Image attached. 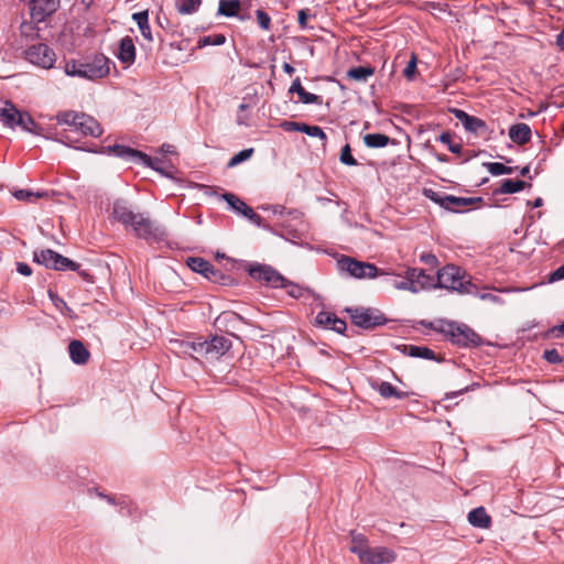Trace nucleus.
Here are the masks:
<instances>
[{"label":"nucleus","mask_w":564,"mask_h":564,"mask_svg":"<svg viewBox=\"0 0 564 564\" xmlns=\"http://www.w3.org/2000/svg\"><path fill=\"white\" fill-rule=\"evenodd\" d=\"M423 195L435 204H438L442 208L453 213H463L470 206L480 204L484 200L482 197H457L446 195L435 192L432 188H424Z\"/></svg>","instance_id":"7"},{"label":"nucleus","mask_w":564,"mask_h":564,"mask_svg":"<svg viewBox=\"0 0 564 564\" xmlns=\"http://www.w3.org/2000/svg\"><path fill=\"white\" fill-rule=\"evenodd\" d=\"M438 333L444 335L453 345L462 348H473L482 345V338L471 327L454 321H440Z\"/></svg>","instance_id":"2"},{"label":"nucleus","mask_w":564,"mask_h":564,"mask_svg":"<svg viewBox=\"0 0 564 564\" xmlns=\"http://www.w3.org/2000/svg\"><path fill=\"white\" fill-rule=\"evenodd\" d=\"M350 535L351 545L349 546V550L360 557L362 555V551L369 546L368 539L362 533H358L356 531H351Z\"/></svg>","instance_id":"31"},{"label":"nucleus","mask_w":564,"mask_h":564,"mask_svg":"<svg viewBox=\"0 0 564 564\" xmlns=\"http://www.w3.org/2000/svg\"><path fill=\"white\" fill-rule=\"evenodd\" d=\"M416 56L415 54H412L410 61L408 62L405 68L403 69V76L410 82L414 79L416 73Z\"/></svg>","instance_id":"46"},{"label":"nucleus","mask_w":564,"mask_h":564,"mask_svg":"<svg viewBox=\"0 0 564 564\" xmlns=\"http://www.w3.org/2000/svg\"><path fill=\"white\" fill-rule=\"evenodd\" d=\"M187 265L191 270L200 273L212 282L216 283L224 279V274L218 269H216L209 261L203 258H188Z\"/></svg>","instance_id":"15"},{"label":"nucleus","mask_w":564,"mask_h":564,"mask_svg":"<svg viewBox=\"0 0 564 564\" xmlns=\"http://www.w3.org/2000/svg\"><path fill=\"white\" fill-rule=\"evenodd\" d=\"M564 279V264L554 270L550 276L549 282H556Z\"/></svg>","instance_id":"55"},{"label":"nucleus","mask_w":564,"mask_h":564,"mask_svg":"<svg viewBox=\"0 0 564 564\" xmlns=\"http://www.w3.org/2000/svg\"><path fill=\"white\" fill-rule=\"evenodd\" d=\"M557 43L560 46H562L564 48V32H562L558 36H557Z\"/></svg>","instance_id":"64"},{"label":"nucleus","mask_w":564,"mask_h":564,"mask_svg":"<svg viewBox=\"0 0 564 564\" xmlns=\"http://www.w3.org/2000/svg\"><path fill=\"white\" fill-rule=\"evenodd\" d=\"M77 272H78V274H79L84 280H86V281H88V282H93V276H91V274H90V273H88L86 270L80 271V270L78 269V271H77Z\"/></svg>","instance_id":"60"},{"label":"nucleus","mask_w":564,"mask_h":564,"mask_svg":"<svg viewBox=\"0 0 564 564\" xmlns=\"http://www.w3.org/2000/svg\"><path fill=\"white\" fill-rule=\"evenodd\" d=\"M393 286L398 290H406V291H410L412 293H416V289L414 288L415 285L413 284V281L410 280V276L408 275V273L405 272V279L402 280V281H393Z\"/></svg>","instance_id":"49"},{"label":"nucleus","mask_w":564,"mask_h":564,"mask_svg":"<svg viewBox=\"0 0 564 564\" xmlns=\"http://www.w3.org/2000/svg\"><path fill=\"white\" fill-rule=\"evenodd\" d=\"M0 121L11 129H21L33 135H42V128L25 111H20L11 101L0 108Z\"/></svg>","instance_id":"5"},{"label":"nucleus","mask_w":564,"mask_h":564,"mask_svg":"<svg viewBox=\"0 0 564 564\" xmlns=\"http://www.w3.org/2000/svg\"><path fill=\"white\" fill-rule=\"evenodd\" d=\"M25 59L35 66L50 69L56 62V54L47 44L36 43L24 51Z\"/></svg>","instance_id":"10"},{"label":"nucleus","mask_w":564,"mask_h":564,"mask_svg":"<svg viewBox=\"0 0 564 564\" xmlns=\"http://www.w3.org/2000/svg\"><path fill=\"white\" fill-rule=\"evenodd\" d=\"M283 70L289 75H292L295 72L294 67L289 63L283 64Z\"/></svg>","instance_id":"62"},{"label":"nucleus","mask_w":564,"mask_h":564,"mask_svg":"<svg viewBox=\"0 0 564 564\" xmlns=\"http://www.w3.org/2000/svg\"><path fill=\"white\" fill-rule=\"evenodd\" d=\"M364 141H391L387 135L383 134H367L364 137Z\"/></svg>","instance_id":"58"},{"label":"nucleus","mask_w":564,"mask_h":564,"mask_svg":"<svg viewBox=\"0 0 564 564\" xmlns=\"http://www.w3.org/2000/svg\"><path fill=\"white\" fill-rule=\"evenodd\" d=\"M68 351L74 364L85 365L89 360L90 352L80 340H72L68 345Z\"/></svg>","instance_id":"23"},{"label":"nucleus","mask_w":564,"mask_h":564,"mask_svg":"<svg viewBox=\"0 0 564 564\" xmlns=\"http://www.w3.org/2000/svg\"><path fill=\"white\" fill-rule=\"evenodd\" d=\"M55 258V261L54 263L52 264V270H56V271H66V270H70V271H78V269L80 268V264L62 256L61 253H56V256H54Z\"/></svg>","instance_id":"30"},{"label":"nucleus","mask_w":564,"mask_h":564,"mask_svg":"<svg viewBox=\"0 0 564 564\" xmlns=\"http://www.w3.org/2000/svg\"><path fill=\"white\" fill-rule=\"evenodd\" d=\"M528 204L531 205L532 208H539L543 205V199L541 197H538L533 202H528Z\"/></svg>","instance_id":"61"},{"label":"nucleus","mask_w":564,"mask_h":564,"mask_svg":"<svg viewBox=\"0 0 564 564\" xmlns=\"http://www.w3.org/2000/svg\"><path fill=\"white\" fill-rule=\"evenodd\" d=\"M448 150L457 155L464 156L463 162L468 161L470 158L475 156L476 153L474 150H468L464 148V143H447Z\"/></svg>","instance_id":"39"},{"label":"nucleus","mask_w":564,"mask_h":564,"mask_svg":"<svg viewBox=\"0 0 564 564\" xmlns=\"http://www.w3.org/2000/svg\"><path fill=\"white\" fill-rule=\"evenodd\" d=\"M279 288L286 289L288 294L294 299H300L303 295V289L286 279L284 283L279 285Z\"/></svg>","instance_id":"44"},{"label":"nucleus","mask_w":564,"mask_h":564,"mask_svg":"<svg viewBox=\"0 0 564 564\" xmlns=\"http://www.w3.org/2000/svg\"><path fill=\"white\" fill-rule=\"evenodd\" d=\"M508 134L511 141H530L532 131L529 124L519 122L510 127Z\"/></svg>","instance_id":"28"},{"label":"nucleus","mask_w":564,"mask_h":564,"mask_svg":"<svg viewBox=\"0 0 564 564\" xmlns=\"http://www.w3.org/2000/svg\"><path fill=\"white\" fill-rule=\"evenodd\" d=\"M468 522L475 528L488 529L491 524V518L484 507H478L468 513Z\"/></svg>","instance_id":"26"},{"label":"nucleus","mask_w":564,"mask_h":564,"mask_svg":"<svg viewBox=\"0 0 564 564\" xmlns=\"http://www.w3.org/2000/svg\"><path fill=\"white\" fill-rule=\"evenodd\" d=\"M378 392L382 398H391L394 397L397 399H405L409 397V392L400 391L394 388L390 382L382 381L377 387Z\"/></svg>","instance_id":"29"},{"label":"nucleus","mask_w":564,"mask_h":564,"mask_svg":"<svg viewBox=\"0 0 564 564\" xmlns=\"http://www.w3.org/2000/svg\"><path fill=\"white\" fill-rule=\"evenodd\" d=\"M420 259L430 267H436L438 263L437 258L433 253H423Z\"/></svg>","instance_id":"54"},{"label":"nucleus","mask_w":564,"mask_h":564,"mask_svg":"<svg viewBox=\"0 0 564 564\" xmlns=\"http://www.w3.org/2000/svg\"><path fill=\"white\" fill-rule=\"evenodd\" d=\"M453 112L466 131L474 133L476 137H482L484 132H486L487 126L481 119L469 116L460 109H454Z\"/></svg>","instance_id":"18"},{"label":"nucleus","mask_w":564,"mask_h":564,"mask_svg":"<svg viewBox=\"0 0 564 564\" xmlns=\"http://www.w3.org/2000/svg\"><path fill=\"white\" fill-rule=\"evenodd\" d=\"M231 347V340L223 335L212 336L210 339H203V355L205 358L218 359Z\"/></svg>","instance_id":"14"},{"label":"nucleus","mask_w":564,"mask_h":564,"mask_svg":"<svg viewBox=\"0 0 564 564\" xmlns=\"http://www.w3.org/2000/svg\"><path fill=\"white\" fill-rule=\"evenodd\" d=\"M351 322L364 329H373L375 327L387 324L388 318L378 310L365 307L346 308Z\"/></svg>","instance_id":"9"},{"label":"nucleus","mask_w":564,"mask_h":564,"mask_svg":"<svg viewBox=\"0 0 564 564\" xmlns=\"http://www.w3.org/2000/svg\"><path fill=\"white\" fill-rule=\"evenodd\" d=\"M543 358L551 365L562 364L564 358L560 355L557 349H545L543 352Z\"/></svg>","instance_id":"47"},{"label":"nucleus","mask_w":564,"mask_h":564,"mask_svg":"<svg viewBox=\"0 0 564 564\" xmlns=\"http://www.w3.org/2000/svg\"><path fill=\"white\" fill-rule=\"evenodd\" d=\"M161 152L164 153L167 158L178 155L174 143H162Z\"/></svg>","instance_id":"52"},{"label":"nucleus","mask_w":564,"mask_h":564,"mask_svg":"<svg viewBox=\"0 0 564 564\" xmlns=\"http://www.w3.org/2000/svg\"><path fill=\"white\" fill-rule=\"evenodd\" d=\"M202 0H178L177 10L182 14H192L196 12Z\"/></svg>","instance_id":"38"},{"label":"nucleus","mask_w":564,"mask_h":564,"mask_svg":"<svg viewBox=\"0 0 564 564\" xmlns=\"http://www.w3.org/2000/svg\"><path fill=\"white\" fill-rule=\"evenodd\" d=\"M307 18H308L307 10H300L299 11L297 22H299V24H300V26L302 29H306L307 28V23H306Z\"/></svg>","instance_id":"56"},{"label":"nucleus","mask_w":564,"mask_h":564,"mask_svg":"<svg viewBox=\"0 0 564 564\" xmlns=\"http://www.w3.org/2000/svg\"><path fill=\"white\" fill-rule=\"evenodd\" d=\"M253 152H254V150L252 148L245 149V150L238 152L229 160L227 166L235 167V166L239 165L240 163L250 159L251 155L253 154Z\"/></svg>","instance_id":"41"},{"label":"nucleus","mask_w":564,"mask_h":564,"mask_svg":"<svg viewBox=\"0 0 564 564\" xmlns=\"http://www.w3.org/2000/svg\"><path fill=\"white\" fill-rule=\"evenodd\" d=\"M437 141H442V142L451 141V139H449V134H448V133H446V132L441 133V134L438 135V138H437Z\"/></svg>","instance_id":"63"},{"label":"nucleus","mask_w":564,"mask_h":564,"mask_svg":"<svg viewBox=\"0 0 564 564\" xmlns=\"http://www.w3.org/2000/svg\"><path fill=\"white\" fill-rule=\"evenodd\" d=\"M338 270L356 279H373L387 274L372 263L358 261L349 256H341L337 260Z\"/></svg>","instance_id":"8"},{"label":"nucleus","mask_w":564,"mask_h":564,"mask_svg":"<svg viewBox=\"0 0 564 564\" xmlns=\"http://www.w3.org/2000/svg\"><path fill=\"white\" fill-rule=\"evenodd\" d=\"M336 316L333 312L321 311L315 317V325L324 329H332Z\"/></svg>","instance_id":"36"},{"label":"nucleus","mask_w":564,"mask_h":564,"mask_svg":"<svg viewBox=\"0 0 564 564\" xmlns=\"http://www.w3.org/2000/svg\"><path fill=\"white\" fill-rule=\"evenodd\" d=\"M340 162L345 165L354 166L357 165V161L351 154V149L349 143H346L345 147L340 151Z\"/></svg>","instance_id":"45"},{"label":"nucleus","mask_w":564,"mask_h":564,"mask_svg":"<svg viewBox=\"0 0 564 564\" xmlns=\"http://www.w3.org/2000/svg\"><path fill=\"white\" fill-rule=\"evenodd\" d=\"M221 198L227 202V204L238 214L241 213V209H243V205H247L245 202H242L237 195L232 193H224L221 195Z\"/></svg>","instance_id":"40"},{"label":"nucleus","mask_w":564,"mask_h":564,"mask_svg":"<svg viewBox=\"0 0 564 564\" xmlns=\"http://www.w3.org/2000/svg\"><path fill=\"white\" fill-rule=\"evenodd\" d=\"M73 148L84 152L117 156L128 161L140 162L144 166L159 172L167 178L176 180L175 174L177 173V170L175 164L172 158H167L161 152V148L155 151V155H149L140 150L126 147L121 143H112L108 147H104L101 143H84V145Z\"/></svg>","instance_id":"1"},{"label":"nucleus","mask_w":564,"mask_h":564,"mask_svg":"<svg viewBox=\"0 0 564 564\" xmlns=\"http://www.w3.org/2000/svg\"><path fill=\"white\" fill-rule=\"evenodd\" d=\"M226 42V37L223 34H214V35H207L202 39H199L198 44L199 46H208V45H223Z\"/></svg>","instance_id":"43"},{"label":"nucleus","mask_w":564,"mask_h":564,"mask_svg":"<svg viewBox=\"0 0 564 564\" xmlns=\"http://www.w3.org/2000/svg\"><path fill=\"white\" fill-rule=\"evenodd\" d=\"M240 214L248 218L253 224H256L257 226H261L263 218L259 214H257L250 206L243 205V209H241Z\"/></svg>","instance_id":"48"},{"label":"nucleus","mask_w":564,"mask_h":564,"mask_svg":"<svg viewBox=\"0 0 564 564\" xmlns=\"http://www.w3.org/2000/svg\"><path fill=\"white\" fill-rule=\"evenodd\" d=\"M257 20L259 25L263 30H269L271 24V18L262 10H257Z\"/></svg>","instance_id":"50"},{"label":"nucleus","mask_w":564,"mask_h":564,"mask_svg":"<svg viewBox=\"0 0 564 564\" xmlns=\"http://www.w3.org/2000/svg\"><path fill=\"white\" fill-rule=\"evenodd\" d=\"M130 227L138 238L145 240H161L165 234L155 221L140 213Z\"/></svg>","instance_id":"11"},{"label":"nucleus","mask_w":564,"mask_h":564,"mask_svg":"<svg viewBox=\"0 0 564 564\" xmlns=\"http://www.w3.org/2000/svg\"><path fill=\"white\" fill-rule=\"evenodd\" d=\"M109 59L104 55L95 56L89 62L70 59L65 63L64 72L67 76L88 80L104 78L109 74Z\"/></svg>","instance_id":"3"},{"label":"nucleus","mask_w":564,"mask_h":564,"mask_svg":"<svg viewBox=\"0 0 564 564\" xmlns=\"http://www.w3.org/2000/svg\"><path fill=\"white\" fill-rule=\"evenodd\" d=\"M404 350L408 351V355L411 357L437 360L435 352L427 347L410 345L404 346Z\"/></svg>","instance_id":"32"},{"label":"nucleus","mask_w":564,"mask_h":564,"mask_svg":"<svg viewBox=\"0 0 564 564\" xmlns=\"http://www.w3.org/2000/svg\"><path fill=\"white\" fill-rule=\"evenodd\" d=\"M395 555L393 551L387 547H370L368 546L362 551V555L359 557V561L362 564H384L391 563L394 560Z\"/></svg>","instance_id":"16"},{"label":"nucleus","mask_w":564,"mask_h":564,"mask_svg":"<svg viewBox=\"0 0 564 564\" xmlns=\"http://www.w3.org/2000/svg\"><path fill=\"white\" fill-rule=\"evenodd\" d=\"M290 94H297L299 101L305 105L310 104H322V97L312 93H308L304 89L301 84V79L297 77L293 80L292 85L289 88Z\"/></svg>","instance_id":"22"},{"label":"nucleus","mask_w":564,"mask_h":564,"mask_svg":"<svg viewBox=\"0 0 564 564\" xmlns=\"http://www.w3.org/2000/svg\"><path fill=\"white\" fill-rule=\"evenodd\" d=\"M113 218L124 225L126 227L131 226L135 220L138 214L134 213L123 199H117L112 207Z\"/></svg>","instance_id":"20"},{"label":"nucleus","mask_w":564,"mask_h":564,"mask_svg":"<svg viewBox=\"0 0 564 564\" xmlns=\"http://www.w3.org/2000/svg\"><path fill=\"white\" fill-rule=\"evenodd\" d=\"M118 58L127 64L131 65L135 59V46L133 40L130 36H124L119 43Z\"/></svg>","instance_id":"24"},{"label":"nucleus","mask_w":564,"mask_h":564,"mask_svg":"<svg viewBox=\"0 0 564 564\" xmlns=\"http://www.w3.org/2000/svg\"><path fill=\"white\" fill-rule=\"evenodd\" d=\"M249 275L260 282H264L272 288H279L281 283L285 282V278L274 268L268 264H251L248 269Z\"/></svg>","instance_id":"12"},{"label":"nucleus","mask_w":564,"mask_h":564,"mask_svg":"<svg viewBox=\"0 0 564 564\" xmlns=\"http://www.w3.org/2000/svg\"><path fill=\"white\" fill-rule=\"evenodd\" d=\"M30 15L33 22H44L59 8V0H29Z\"/></svg>","instance_id":"13"},{"label":"nucleus","mask_w":564,"mask_h":564,"mask_svg":"<svg viewBox=\"0 0 564 564\" xmlns=\"http://www.w3.org/2000/svg\"><path fill=\"white\" fill-rule=\"evenodd\" d=\"M13 196L19 200L31 202L32 198L47 197V192H33L30 189H17L13 192Z\"/></svg>","instance_id":"37"},{"label":"nucleus","mask_w":564,"mask_h":564,"mask_svg":"<svg viewBox=\"0 0 564 564\" xmlns=\"http://www.w3.org/2000/svg\"><path fill=\"white\" fill-rule=\"evenodd\" d=\"M240 9L239 0H219L218 13L226 17H234Z\"/></svg>","instance_id":"34"},{"label":"nucleus","mask_w":564,"mask_h":564,"mask_svg":"<svg viewBox=\"0 0 564 564\" xmlns=\"http://www.w3.org/2000/svg\"><path fill=\"white\" fill-rule=\"evenodd\" d=\"M406 273L413 281L416 293L427 288H434V278L420 268H408Z\"/></svg>","instance_id":"21"},{"label":"nucleus","mask_w":564,"mask_h":564,"mask_svg":"<svg viewBox=\"0 0 564 564\" xmlns=\"http://www.w3.org/2000/svg\"><path fill=\"white\" fill-rule=\"evenodd\" d=\"M56 251L52 249H44L41 251H35L33 254V261L44 265L47 269H52V264L55 261L54 256H56Z\"/></svg>","instance_id":"33"},{"label":"nucleus","mask_w":564,"mask_h":564,"mask_svg":"<svg viewBox=\"0 0 564 564\" xmlns=\"http://www.w3.org/2000/svg\"><path fill=\"white\" fill-rule=\"evenodd\" d=\"M132 19L138 24L139 30H140L141 34H142V36L147 41L152 42L153 41V36H152L151 28L149 25V13H148V11L144 10V11H140V12L133 13L132 14Z\"/></svg>","instance_id":"27"},{"label":"nucleus","mask_w":564,"mask_h":564,"mask_svg":"<svg viewBox=\"0 0 564 564\" xmlns=\"http://www.w3.org/2000/svg\"><path fill=\"white\" fill-rule=\"evenodd\" d=\"M281 129L286 132H303L311 138L325 139L326 135L318 126H310L304 122L283 121Z\"/></svg>","instance_id":"19"},{"label":"nucleus","mask_w":564,"mask_h":564,"mask_svg":"<svg viewBox=\"0 0 564 564\" xmlns=\"http://www.w3.org/2000/svg\"><path fill=\"white\" fill-rule=\"evenodd\" d=\"M347 329V324L344 319L336 316L335 321H333V327L330 330H334L337 334L344 335Z\"/></svg>","instance_id":"51"},{"label":"nucleus","mask_w":564,"mask_h":564,"mask_svg":"<svg viewBox=\"0 0 564 564\" xmlns=\"http://www.w3.org/2000/svg\"><path fill=\"white\" fill-rule=\"evenodd\" d=\"M176 352L189 356L194 359L204 357L203 355V337H188L186 339H177L173 341Z\"/></svg>","instance_id":"17"},{"label":"nucleus","mask_w":564,"mask_h":564,"mask_svg":"<svg viewBox=\"0 0 564 564\" xmlns=\"http://www.w3.org/2000/svg\"><path fill=\"white\" fill-rule=\"evenodd\" d=\"M373 73L375 69L372 67L358 66L350 68L347 72V76L357 82H366Z\"/></svg>","instance_id":"35"},{"label":"nucleus","mask_w":564,"mask_h":564,"mask_svg":"<svg viewBox=\"0 0 564 564\" xmlns=\"http://www.w3.org/2000/svg\"><path fill=\"white\" fill-rule=\"evenodd\" d=\"M434 288L447 289L466 294H477V286L470 280L465 281L460 268L454 264L440 269Z\"/></svg>","instance_id":"4"},{"label":"nucleus","mask_w":564,"mask_h":564,"mask_svg":"<svg viewBox=\"0 0 564 564\" xmlns=\"http://www.w3.org/2000/svg\"><path fill=\"white\" fill-rule=\"evenodd\" d=\"M56 120L59 124L72 127L84 137L99 138L102 134L99 122L94 117L83 112L63 111L56 116Z\"/></svg>","instance_id":"6"},{"label":"nucleus","mask_w":564,"mask_h":564,"mask_svg":"<svg viewBox=\"0 0 564 564\" xmlns=\"http://www.w3.org/2000/svg\"><path fill=\"white\" fill-rule=\"evenodd\" d=\"M17 271L22 275H30L32 273V270L29 264L24 262H18L17 263Z\"/></svg>","instance_id":"57"},{"label":"nucleus","mask_w":564,"mask_h":564,"mask_svg":"<svg viewBox=\"0 0 564 564\" xmlns=\"http://www.w3.org/2000/svg\"><path fill=\"white\" fill-rule=\"evenodd\" d=\"M475 387H478V383H473L470 386H467L465 388H462L459 389L458 391H454V392H447L444 397V399H452V398H455L457 395H460L465 392H468V391H471L475 389Z\"/></svg>","instance_id":"53"},{"label":"nucleus","mask_w":564,"mask_h":564,"mask_svg":"<svg viewBox=\"0 0 564 564\" xmlns=\"http://www.w3.org/2000/svg\"><path fill=\"white\" fill-rule=\"evenodd\" d=\"M531 186V183L522 180L507 178L503 180L500 186L494 191V195L514 194Z\"/></svg>","instance_id":"25"},{"label":"nucleus","mask_w":564,"mask_h":564,"mask_svg":"<svg viewBox=\"0 0 564 564\" xmlns=\"http://www.w3.org/2000/svg\"><path fill=\"white\" fill-rule=\"evenodd\" d=\"M484 165L492 175L511 174L513 172V167L506 166L505 164L499 162L485 163Z\"/></svg>","instance_id":"42"},{"label":"nucleus","mask_w":564,"mask_h":564,"mask_svg":"<svg viewBox=\"0 0 564 564\" xmlns=\"http://www.w3.org/2000/svg\"><path fill=\"white\" fill-rule=\"evenodd\" d=\"M21 34L29 36L34 33V28L32 23L23 22L20 26Z\"/></svg>","instance_id":"59"}]
</instances>
